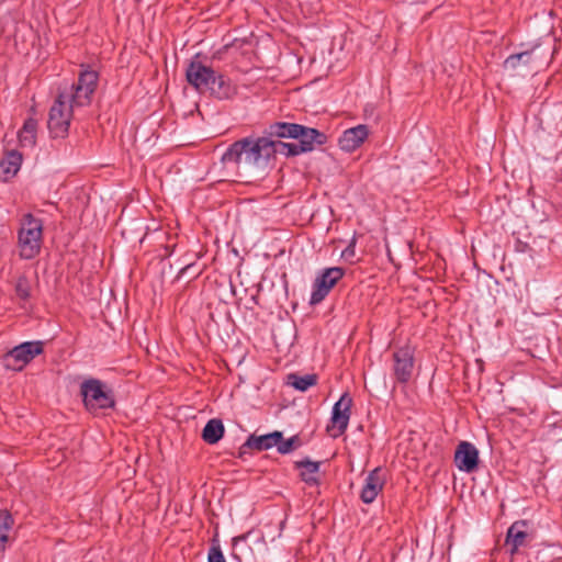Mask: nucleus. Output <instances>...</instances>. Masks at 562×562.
I'll list each match as a JSON object with an SVG mask.
<instances>
[{
	"label": "nucleus",
	"instance_id": "nucleus-14",
	"mask_svg": "<svg viewBox=\"0 0 562 562\" xmlns=\"http://www.w3.org/2000/svg\"><path fill=\"white\" fill-rule=\"evenodd\" d=\"M369 128L364 124L346 130L339 137L338 144L341 150L352 153L368 138Z\"/></svg>",
	"mask_w": 562,
	"mask_h": 562
},
{
	"label": "nucleus",
	"instance_id": "nucleus-22",
	"mask_svg": "<svg viewBox=\"0 0 562 562\" xmlns=\"http://www.w3.org/2000/svg\"><path fill=\"white\" fill-rule=\"evenodd\" d=\"M224 435V425L221 419H210L202 430V439L209 445L218 442Z\"/></svg>",
	"mask_w": 562,
	"mask_h": 562
},
{
	"label": "nucleus",
	"instance_id": "nucleus-1",
	"mask_svg": "<svg viewBox=\"0 0 562 562\" xmlns=\"http://www.w3.org/2000/svg\"><path fill=\"white\" fill-rule=\"evenodd\" d=\"M279 154L277 143L270 137H245L233 143L222 155V162L238 175L263 173L270 159Z\"/></svg>",
	"mask_w": 562,
	"mask_h": 562
},
{
	"label": "nucleus",
	"instance_id": "nucleus-26",
	"mask_svg": "<svg viewBox=\"0 0 562 562\" xmlns=\"http://www.w3.org/2000/svg\"><path fill=\"white\" fill-rule=\"evenodd\" d=\"M302 442L297 435L290 437L289 439H282L277 445V450L281 454H288L292 452L293 450L301 447Z\"/></svg>",
	"mask_w": 562,
	"mask_h": 562
},
{
	"label": "nucleus",
	"instance_id": "nucleus-13",
	"mask_svg": "<svg viewBox=\"0 0 562 562\" xmlns=\"http://www.w3.org/2000/svg\"><path fill=\"white\" fill-rule=\"evenodd\" d=\"M454 463L460 471L471 473L479 464V451L468 441H461L454 452Z\"/></svg>",
	"mask_w": 562,
	"mask_h": 562
},
{
	"label": "nucleus",
	"instance_id": "nucleus-20",
	"mask_svg": "<svg viewBox=\"0 0 562 562\" xmlns=\"http://www.w3.org/2000/svg\"><path fill=\"white\" fill-rule=\"evenodd\" d=\"M540 46L541 45L537 43L532 45L530 49H526L520 53L509 55L504 60V69L516 70L520 65H530L536 58H539V56H537L536 53L540 48Z\"/></svg>",
	"mask_w": 562,
	"mask_h": 562
},
{
	"label": "nucleus",
	"instance_id": "nucleus-18",
	"mask_svg": "<svg viewBox=\"0 0 562 562\" xmlns=\"http://www.w3.org/2000/svg\"><path fill=\"white\" fill-rule=\"evenodd\" d=\"M281 439L282 432L278 430L261 436L254 434L247 438L246 442L243 445V448L263 451L277 447Z\"/></svg>",
	"mask_w": 562,
	"mask_h": 562
},
{
	"label": "nucleus",
	"instance_id": "nucleus-30",
	"mask_svg": "<svg viewBox=\"0 0 562 562\" xmlns=\"http://www.w3.org/2000/svg\"><path fill=\"white\" fill-rule=\"evenodd\" d=\"M192 267H193L192 265H187L184 268L181 269L180 273L181 274L187 273Z\"/></svg>",
	"mask_w": 562,
	"mask_h": 562
},
{
	"label": "nucleus",
	"instance_id": "nucleus-3",
	"mask_svg": "<svg viewBox=\"0 0 562 562\" xmlns=\"http://www.w3.org/2000/svg\"><path fill=\"white\" fill-rule=\"evenodd\" d=\"M43 236L42 220L27 213L21 221V227L18 233V244L20 248V257L22 259H33L41 251Z\"/></svg>",
	"mask_w": 562,
	"mask_h": 562
},
{
	"label": "nucleus",
	"instance_id": "nucleus-17",
	"mask_svg": "<svg viewBox=\"0 0 562 562\" xmlns=\"http://www.w3.org/2000/svg\"><path fill=\"white\" fill-rule=\"evenodd\" d=\"M527 525V520H517L507 529L505 543L510 546V555H515L518 552V549L525 546L528 536L525 530Z\"/></svg>",
	"mask_w": 562,
	"mask_h": 562
},
{
	"label": "nucleus",
	"instance_id": "nucleus-11",
	"mask_svg": "<svg viewBox=\"0 0 562 562\" xmlns=\"http://www.w3.org/2000/svg\"><path fill=\"white\" fill-rule=\"evenodd\" d=\"M393 375L401 384H406L413 376L415 359L414 349L409 346L398 348L393 352Z\"/></svg>",
	"mask_w": 562,
	"mask_h": 562
},
{
	"label": "nucleus",
	"instance_id": "nucleus-2",
	"mask_svg": "<svg viewBox=\"0 0 562 562\" xmlns=\"http://www.w3.org/2000/svg\"><path fill=\"white\" fill-rule=\"evenodd\" d=\"M80 395L85 408L90 413H98L114 408L115 396L111 387L95 378H89L80 384Z\"/></svg>",
	"mask_w": 562,
	"mask_h": 562
},
{
	"label": "nucleus",
	"instance_id": "nucleus-24",
	"mask_svg": "<svg viewBox=\"0 0 562 562\" xmlns=\"http://www.w3.org/2000/svg\"><path fill=\"white\" fill-rule=\"evenodd\" d=\"M316 383H317L316 374L299 375L295 373H291L288 375V384L301 392L308 390L311 386L315 385Z\"/></svg>",
	"mask_w": 562,
	"mask_h": 562
},
{
	"label": "nucleus",
	"instance_id": "nucleus-25",
	"mask_svg": "<svg viewBox=\"0 0 562 562\" xmlns=\"http://www.w3.org/2000/svg\"><path fill=\"white\" fill-rule=\"evenodd\" d=\"M11 524L12 517L10 516V514L7 512H0V552L3 551L5 548Z\"/></svg>",
	"mask_w": 562,
	"mask_h": 562
},
{
	"label": "nucleus",
	"instance_id": "nucleus-19",
	"mask_svg": "<svg viewBox=\"0 0 562 562\" xmlns=\"http://www.w3.org/2000/svg\"><path fill=\"white\" fill-rule=\"evenodd\" d=\"M22 160V154L18 150L7 151L0 161V179L2 181L12 179L19 172Z\"/></svg>",
	"mask_w": 562,
	"mask_h": 562
},
{
	"label": "nucleus",
	"instance_id": "nucleus-28",
	"mask_svg": "<svg viewBox=\"0 0 562 562\" xmlns=\"http://www.w3.org/2000/svg\"><path fill=\"white\" fill-rule=\"evenodd\" d=\"M207 562H226L220 544L213 543L207 553Z\"/></svg>",
	"mask_w": 562,
	"mask_h": 562
},
{
	"label": "nucleus",
	"instance_id": "nucleus-10",
	"mask_svg": "<svg viewBox=\"0 0 562 562\" xmlns=\"http://www.w3.org/2000/svg\"><path fill=\"white\" fill-rule=\"evenodd\" d=\"M214 75L215 71L212 67L198 59H192L186 69L187 81L200 93L207 92L211 81L214 80Z\"/></svg>",
	"mask_w": 562,
	"mask_h": 562
},
{
	"label": "nucleus",
	"instance_id": "nucleus-16",
	"mask_svg": "<svg viewBox=\"0 0 562 562\" xmlns=\"http://www.w3.org/2000/svg\"><path fill=\"white\" fill-rule=\"evenodd\" d=\"M322 462L312 461L308 458L294 462V468L300 470L301 480L308 486H318L319 480V468Z\"/></svg>",
	"mask_w": 562,
	"mask_h": 562
},
{
	"label": "nucleus",
	"instance_id": "nucleus-12",
	"mask_svg": "<svg viewBox=\"0 0 562 562\" xmlns=\"http://www.w3.org/2000/svg\"><path fill=\"white\" fill-rule=\"evenodd\" d=\"M385 482L386 476L382 468L378 467L370 471L360 492V499L366 504L373 503L382 492Z\"/></svg>",
	"mask_w": 562,
	"mask_h": 562
},
{
	"label": "nucleus",
	"instance_id": "nucleus-21",
	"mask_svg": "<svg viewBox=\"0 0 562 562\" xmlns=\"http://www.w3.org/2000/svg\"><path fill=\"white\" fill-rule=\"evenodd\" d=\"M297 131L301 133L302 125L286 122H276L268 128V135L270 137L278 138H296Z\"/></svg>",
	"mask_w": 562,
	"mask_h": 562
},
{
	"label": "nucleus",
	"instance_id": "nucleus-6",
	"mask_svg": "<svg viewBox=\"0 0 562 562\" xmlns=\"http://www.w3.org/2000/svg\"><path fill=\"white\" fill-rule=\"evenodd\" d=\"M42 352V341H25L4 353L2 364L8 370L20 371Z\"/></svg>",
	"mask_w": 562,
	"mask_h": 562
},
{
	"label": "nucleus",
	"instance_id": "nucleus-7",
	"mask_svg": "<svg viewBox=\"0 0 562 562\" xmlns=\"http://www.w3.org/2000/svg\"><path fill=\"white\" fill-rule=\"evenodd\" d=\"M99 75L97 71L91 69H83L79 74L78 82L72 85L69 92H66L70 97L71 103L76 106H86L91 102V95L95 91L98 85Z\"/></svg>",
	"mask_w": 562,
	"mask_h": 562
},
{
	"label": "nucleus",
	"instance_id": "nucleus-8",
	"mask_svg": "<svg viewBox=\"0 0 562 562\" xmlns=\"http://www.w3.org/2000/svg\"><path fill=\"white\" fill-rule=\"evenodd\" d=\"M345 276V269L340 267L326 268L318 274L313 283L310 304H319L328 295L330 290Z\"/></svg>",
	"mask_w": 562,
	"mask_h": 562
},
{
	"label": "nucleus",
	"instance_id": "nucleus-29",
	"mask_svg": "<svg viewBox=\"0 0 562 562\" xmlns=\"http://www.w3.org/2000/svg\"><path fill=\"white\" fill-rule=\"evenodd\" d=\"M356 237H352L349 245L341 251V258L352 261L356 256Z\"/></svg>",
	"mask_w": 562,
	"mask_h": 562
},
{
	"label": "nucleus",
	"instance_id": "nucleus-27",
	"mask_svg": "<svg viewBox=\"0 0 562 562\" xmlns=\"http://www.w3.org/2000/svg\"><path fill=\"white\" fill-rule=\"evenodd\" d=\"M15 293L19 299L24 301L31 296V282L26 276L22 274L18 278Z\"/></svg>",
	"mask_w": 562,
	"mask_h": 562
},
{
	"label": "nucleus",
	"instance_id": "nucleus-15",
	"mask_svg": "<svg viewBox=\"0 0 562 562\" xmlns=\"http://www.w3.org/2000/svg\"><path fill=\"white\" fill-rule=\"evenodd\" d=\"M206 93L218 100H229L237 94V87L228 77L215 72Z\"/></svg>",
	"mask_w": 562,
	"mask_h": 562
},
{
	"label": "nucleus",
	"instance_id": "nucleus-23",
	"mask_svg": "<svg viewBox=\"0 0 562 562\" xmlns=\"http://www.w3.org/2000/svg\"><path fill=\"white\" fill-rule=\"evenodd\" d=\"M36 127L37 123L33 119L24 122L22 130L19 132V142L23 147H32L36 142Z\"/></svg>",
	"mask_w": 562,
	"mask_h": 562
},
{
	"label": "nucleus",
	"instance_id": "nucleus-9",
	"mask_svg": "<svg viewBox=\"0 0 562 562\" xmlns=\"http://www.w3.org/2000/svg\"><path fill=\"white\" fill-rule=\"evenodd\" d=\"M351 406L352 398L348 393H344L334 404L330 417L331 426L327 427V431L333 438H337L346 431L350 419Z\"/></svg>",
	"mask_w": 562,
	"mask_h": 562
},
{
	"label": "nucleus",
	"instance_id": "nucleus-5",
	"mask_svg": "<svg viewBox=\"0 0 562 562\" xmlns=\"http://www.w3.org/2000/svg\"><path fill=\"white\" fill-rule=\"evenodd\" d=\"M296 143H285L276 139L279 154L286 157L296 156L302 153L312 151L316 145H323L327 142L326 134L316 128L306 127L302 125L301 133L297 131Z\"/></svg>",
	"mask_w": 562,
	"mask_h": 562
},
{
	"label": "nucleus",
	"instance_id": "nucleus-4",
	"mask_svg": "<svg viewBox=\"0 0 562 562\" xmlns=\"http://www.w3.org/2000/svg\"><path fill=\"white\" fill-rule=\"evenodd\" d=\"M76 106L66 92H60L49 110L48 130L53 137H65L68 134L72 109Z\"/></svg>",
	"mask_w": 562,
	"mask_h": 562
}]
</instances>
